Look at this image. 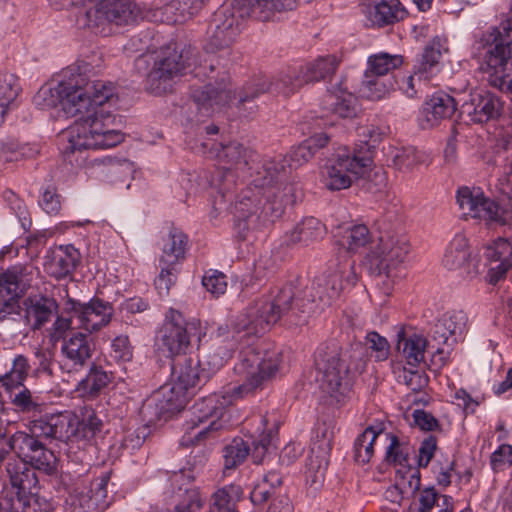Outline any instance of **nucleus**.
Wrapping results in <instances>:
<instances>
[{"label":"nucleus","instance_id":"obj_26","mask_svg":"<svg viewBox=\"0 0 512 512\" xmlns=\"http://www.w3.org/2000/svg\"><path fill=\"white\" fill-rule=\"evenodd\" d=\"M489 261V282L496 284L512 268V240L498 238L485 249Z\"/></svg>","mask_w":512,"mask_h":512},{"label":"nucleus","instance_id":"obj_12","mask_svg":"<svg viewBox=\"0 0 512 512\" xmlns=\"http://www.w3.org/2000/svg\"><path fill=\"white\" fill-rule=\"evenodd\" d=\"M187 242V236L176 227H171L163 238L162 253L159 258L161 271L155 280L160 294L168 293L170 287L176 282V266L185 257Z\"/></svg>","mask_w":512,"mask_h":512},{"label":"nucleus","instance_id":"obj_49","mask_svg":"<svg viewBox=\"0 0 512 512\" xmlns=\"http://www.w3.org/2000/svg\"><path fill=\"white\" fill-rule=\"evenodd\" d=\"M22 295L17 285L0 275V318H5L16 311L18 299Z\"/></svg>","mask_w":512,"mask_h":512},{"label":"nucleus","instance_id":"obj_60","mask_svg":"<svg viewBox=\"0 0 512 512\" xmlns=\"http://www.w3.org/2000/svg\"><path fill=\"white\" fill-rule=\"evenodd\" d=\"M370 232L365 225H355L346 230L343 236V245L350 251L364 247L370 241Z\"/></svg>","mask_w":512,"mask_h":512},{"label":"nucleus","instance_id":"obj_56","mask_svg":"<svg viewBox=\"0 0 512 512\" xmlns=\"http://www.w3.org/2000/svg\"><path fill=\"white\" fill-rule=\"evenodd\" d=\"M482 194L483 192L479 188L471 189L464 186L457 190L456 200L464 215L474 218L479 208Z\"/></svg>","mask_w":512,"mask_h":512},{"label":"nucleus","instance_id":"obj_50","mask_svg":"<svg viewBox=\"0 0 512 512\" xmlns=\"http://www.w3.org/2000/svg\"><path fill=\"white\" fill-rule=\"evenodd\" d=\"M250 454V446L242 438L236 437L223 449L224 468L235 469L241 465Z\"/></svg>","mask_w":512,"mask_h":512},{"label":"nucleus","instance_id":"obj_39","mask_svg":"<svg viewBox=\"0 0 512 512\" xmlns=\"http://www.w3.org/2000/svg\"><path fill=\"white\" fill-rule=\"evenodd\" d=\"M198 366L199 363H194L190 358H184L173 363L172 380L176 384V388L184 389L188 392L190 388L195 387L201 381Z\"/></svg>","mask_w":512,"mask_h":512},{"label":"nucleus","instance_id":"obj_30","mask_svg":"<svg viewBox=\"0 0 512 512\" xmlns=\"http://www.w3.org/2000/svg\"><path fill=\"white\" fill-rule=\"evenodd\" d=\"M171 493L176 498V502L181 505L192 507L197 506V512L203 506L204 499L199 489L193 485L194 475L185 474L184 470L174 471L169 476Z\"/></svg>","mask_w":512,"mask_h":512},{"label":"nucleus","instance_id":"obj_5","mask_svg":"<svg viewBox=\"0 0 512 512\" xmlns=\"http://www.w3.org/2000/svg\"><path fill=\"white\" fill-rule=\"evenodd\" d=\"M315 365L321 375L322 390L339 399L350 390L353 380L363 373L366 359L360 349L343 350L333 341L317 348Z\"/></svg>","mask_w":512,"mask_h":512},{"label":"nucleus","instance_id":"obj_43","mask_svg":"<svg viewBox=\"0 0 512 512\" xmlns=\"http://www.w3.org/2000/svg\"><path fill=\"white\" fill-rule=\"evenodd\" d=\"M383 436L382 430L376 431L372 426L367 427L354 442V460L358 464L368 463L374 454L375 441Z\"/></svg>","mask_w":512,"mask_h":512},{"label":"nucleus","instance_id":"obj_31","mask_svg":"<svg viewBox=\"0 0 512 512\" xmlns=\"http://www.w3.org/2000/svg\"><path fill=\"white\" fill-rule=\"evenodd\" d=\"M286 163L287 159L280 157L263 161L261 166L255 167V173L251 174L250 186L266 193L267 189L281 183L286 178L288 174ZM254 166L255 164L252 165V169Z\"/></svg>","mask_w":512,"mask_h":512},{"label":"nucleus","instance_id":"obj_17","mask_svg":"<svg viewBox=\"0 0 512 512\" xmlns=\"http://www.w3.org/2000/svg\"><path fill=\"white\" fill-rule=\"evenodd\" d=\"M78 415L71 411L34 419L29 424V430L33 435L42 438H51L63 442L77 440Z\"/></svg>","mask_w":512,"mask_h":512},{"label":"nucleus","instance_id":"obj_64","mask_svg":"<svg viewBox=\"0 0 512 512\" xmlns=\"http://www.w3.org/2000/svg\"><path fill=\"white\" fill-rule=\"evenodd\" d=\"M202 285L213 296L219 297L227 289V278L222 272L209 270L202 277Z\"/></svg>","mask_w":512,"mask_h":512},{"label":"nucleus","instance_id":"obj_18","mask_svg":"<svg viewBox=\"0 0 512 512\" xmlns=\"http://www.w3.org/2000/svg\"><path fill=\"white\" fill-rule=\"evenodd\" d=\"M95 352L92 338L81 331H73L61 344V368L67 372H79L84 369Z\"/></svg>","mask_w":512,"mask_h":512},{"label":"nucleus","instance_id":"obj_46","mask_svg":"<svg viewBox=\"0 0 512 512\" xmlns=\"http://www.w3.org/2000/svg\"><path fill=\"white\" fill-rule=\"evenodd\" d=\"M403 63L401 55H391L388 53H378L368 58V67L364 74H373L374 76L387 78L386 75L400 67Z\"/></svg>","mask_w":512,"mask_h":512},{"label":"nucleus","instance_id":"obj_29","mask_svg":"<svg viewBox=\"0 0 512 512\" xmlns=\"http://www.w3.org/2000/svg\"><path fill=\"white\" fill-rule=\"evenodd\" d=\"M457 109L455 99L444 92L433 94L424 104L422 109L423 128L438 125L442 120L449 119Z\"/></svg>","mask_w":512,"mask_h":512},{"label":"nucleus","instance_id":"obj_45","mask_svg":"<svg viewBox=\"0 0 512 512\" xmlns=\"http://www.w3.org/2000/svg\"><path fill=\"white\" fill-rule=\"evenodd\" d=\"M77 440L89 441L102 429L103 422L92 407L84 406L79 410Z\"/></svg>","mask_w":512,"mask_h":512},{"label":"nucleus","instance_id":"obj_7","mask_svg":"<svg viewBox=\"0 0 512 512\" xmlns=\"http://www.w3.org/2000/svg\"><path fill=\"white\" fill-rule=\"evenodd\" d=\"M142 9L133 0H101L94 7L81 10L76 16L79 28L105 33L106 25H130L144 18Z\"/></svg>","mask_w":512,"mask_h":512},{"label":"nucleus","instance_id":"obj_9","mask_svg":"<svg viewBox=\"0 0 512 512\" xmlns=\"http://www.w3.org/2000/svg\"><path fill=\"white\" fill-rule=\"evenodd\" d=\"M371 164L370 156H360L347 148H341L321 168V180L329 190L347 189L353 179L366 175Z\"/></svg>","mask_w":512,"mask_h":512},{"label":"nucleus","instance_id":"obj_40","mask_svg":"<svg viewBox=\"0 0 512 512\" xmlns=\"http://www.w3.org/2000/svg\"><path fill=\"white\" fill-rule=\"evenodd\" d=\"M430 342H433L436 345V351L432 356V362L437 364L439 367L444 366L449 358L450 349H445L440 346L445 345L448 348H451L457 341L450 334L441 319H438L431 329Z\"/></svg>","mask_w":512,"mask_h":512},{"label":"nucleus","instance_id":"obj_14","mask_svg":"<svg viewBox=\"0 0 512 512\" xmlns=\"http://www.w3.org/2000/svg\"><path fill=\"white\" fill-rule=\"evenodd\" d=\"M6 472L12 489L15 490V499L7 501L5 509L9 512H25L30 505L32 490L38 483L34 470L21 458H10L6 465Z\"/></svg>","mask_w":512,"mask_h":512},{"label":"nucleus","instance_id":"obj_25","mask_svg":"<svg viewBox=\"0 0 512 512\" xmlns=\"http://www.w3.org/2000/svg\"><path fill=\"white\" fill-rule=\"evenodd\" d=\"M322 108L343 119H352L358 114L357 98L343 87V82L332 85L321 102Z\"/></svg>","mask_w":512,"mask_h":512},{"label":"nucleus","instance_id":"obj_33","mask_svg":"<svg viewBox=\"0 0 512 512\" xmlns=\"http://www.w3.org/2000/svg\"><path fill=\"white\" fill-rule=\"evenodd\" d=\"M112 374L105 371L102 366L92 364L86 376L75 387L77 395L86 400L96 399L110 384Z\"/></svg>","mask_w":512,"mask_h":512},{"label":"nucleus","instance_id":"obj_57","mask_svg":"<svg viewBox=\"0 0 512 512\" xmlns=\"http://www.w3.org/2000/svg\"><path fill=\"white\" fill-rule=\"evenodd\" d=\"M505 213V210L500 207L498 203L490 198H487L483 193L479 203V208L474 218L484 220L488 223L505 224Z\"/></svg>","mask_w":512,"mask_h":512},{"label":"nucleus","instance_id":"obj_11","mask_svg":"<svg viewBox=\"0 0 512 512\" xmlns=\"http://www.w3.org/2000/svg\"><path fill=\"white\" fill-rule=\"evenodd\" d=\"M303 85H305V80H303L299 68L284 69L272 80L264 76L255 78L238 93L239 108L244 107L246 103L253 101L263 93L269 92L287 97L294 94Z\"/></svg>","mask_w":512,"mask_h":512},{"label":"nucleus","instance_id":"obj_22","mask_svg":"<svg viewBox=\"0 0 512 512\" xmlns=\"http://www.w3.org/2000/svg\"><path fill=\"white\" fill-rule=\"evenodd\" d=\"M330 451L331 439L328 436L327 431H323L321 435L317 432L310 446V452L306 464V477L312 485L323 482L325 471L328 466Z\"/></svg>","mask_w":512,"mask_h":512},{"label":"nucleus","instance_id":"obj_51","mask_svg":"<svg viewBox=\"0 0 512 512\" xmlns=\"http://www.w3.org/2000/svg\"><path fill=\"white\" fill-rule=\"evenodd\" d=\"M393 373L398 383L404 384L414 392L421 391L429 382L428 376L423 371L408 369L400 364L393 367Z\"/></svg>","mask_w":512,"mask_h":512},{"label":"nucleus","instance_id":"obj_19","mask_svg":"<svg viewBox=\"0 0 512 512\" xmlns=\"http://www.w3.org/2000/svg\"><path fill=\"white\" fill-rule=\"evenodd\" d=\"M503 109V103L494 93L487 90L472 91L460 108V113L470 122L487 123L497 119Z\"/></svg>","mask_w":512,"mask_h":512},{"label":"nucleus","instance_id":"obj_20","mask_svg":"<svg viewBox=\"0 0 512 512\" xmlns=\"http://www.w3.org/2000/svg\"><path fill=\"white\" fill-rule=\"evenodd\" d=\"M442 263L449 270L460 271L462 276L472 278L479 273V262L472 257L468 239L463 234H456L449 242Z\"/></svg>","mask_w":512,"mask_h":512},{"label":"nucleus","instance_id":"obj_42","mask_svg":"<svg viewBox=\"0 0 512 512\" xmlns=\"http://www.w3.org/2000/svg\"><path fill=\"white\" fill-rule=\"evenodd\" d=\"M22 92L20 79L9 72L0 73V105L6 110L17 107Z\"/></svg>","mask_w":512,"mask_h":512},{"label":"nucleus","instance_id":"obj_3","mask_svg":"<svg viewBox=\"0 0 512 512\" xmlns=\"http://www.w3.org/2000/svg\"><path fill=\"white\" fill-rule=\"evenodd\" d=\"M281 361V353L276 350L263 353L254 347L242 350L234 369L237 374L245 377V382L227 386L221 393L211 394L194 403L191 417L184 425L185 433L181 445L188 446L194 441L200 442L214 437L225 427V408L274 378Z\"/></svg>","mask_w":512,"mask_h":512},{"label":"nucleus","instance_id":"obj_35","mask_svg":"<svg viewBox=\"0 0 512 512\" xmlns=\"http://www.w3.org/2000/svg\"><path fill=\"white\" fill-rule=\"evenodd\" d=\"M325 226L316 218L308 217L298 223L294 229L286 235V244L288 246L302 244L309 245L323 238L325 235Z\"/></svg>","mask_w":512,"mask_h":512},{"label":"nucleus","instance_id":"obj_63","mask_svg":"<svg viewBox=\"0 0 512 512\" xmlns=\"http://www.w3.org/2000/svg\"><path fill=\"white\" fill-rule=\"evenodd\" d=\"M309 143H311V141H303L300 145L294 147L289 155L285 157L287 159L286 169L288 173L292 169L302 166L314 156L315 152L311 148L312 146H309Z\"/></svg>","mask_w":512,"mask_h":512},{"label":"nucleus","instance_id":"obj_54","mask_svg":"<svg viewBox=\"0 0 512 512\" xmlns=\"http://www.w3.org/2000/svg\"><path fill=\"white\" fill-rule=\"evenodd\" d=\"M37 438L33 433L27 434L23 431H17L9 437L5 447L9 451L15 452L17 454L16 458L26 461L32 449L37 445Z\"/></svg>","mask_w":512,"mask_h":512},{"label":"nucleus","instance_id":"obj_10","mask_svg":"<svg viewBox=\"0 0 512 512\" xmlns=\"http://www.w3.org/2000/svg\"><path fill=\"white\" fill-rule=\"evenodd\" d=\"M245 19L232 0L224 2L213 14L207 30L206 50L229 52L244 27Z\"/></svg>","mask_w":512,"mask_h":512},{"label":"nucleus","instance_id":"obj_52","mask_svg":"<svg viewBox=\"0 0 512 512\" xmlns=\"http://www.w3.org/2000/svg\"><path fill=\"white\" fill-rule=\"evenodd\" d=\"M242 495L241 487L229 485L216 491L213 495V507L216 512H237L236 503Z\"/></svg>","mask_w":512,"mask_h":512},{"label":"nucleus","instance_id":"obj_48","mask_svg":"<svg viewBox=\"0 0 512 512\" xmlns=\"http://www.w3.org/2000/svg\"><path fill=\"white\" fill-rule=\"evenodd\" d=\"M158 396H162V399L159 400L160 408L166 412L180 411L188 401V392L176 388L175 383L161 387Z\"/></svg>","mask_w":512,"mask_h":512},{"label":"nucleus","instance_id":"obj_21","mask_svg":"<svg viewBox=\"0 0 512 512\" xmlns=\"http://www.w3.org/2000/svg\"><path fill=\"white\" fill-rule=\"evenodd\" d=\"M301 0H232L243 18L269 21L276 13L293 10Z\"/></svg>","mask_w":512,"mask_h":512},{"label":"nucleus","instance_id":"obj_16","mask_svg":"<svg viewBox=\"0 0 512 512\" xmlns=\"http://www.w3.org/2000/svg\"><path fill=\"white\" fill-rule=\"evenodd\" d=\"M64 311L78 320L79 329L89 333L97 332L107 326L114 314L111 303L96 297L87 303L69 298L64 304Z\"/></svg>","mask_w":512,"mask_h":512},{"label":"nucleus","instance_id":"obj_4","mask_svg":"<svg viewBox=\"0 0 512 512\" xmlns=\"http://www.w3.org/2000/svg\"><path fill=\"white\" fill-rule=\"evenodd\" d=\"M472 57L490 86L512 91V25L502 22L484 32L472 46Z\"/></svg>","mask_w":512,"mask_h":512},{"label":"nucleus","instance_id":"obj_15","mask_svg":"<svg viewBox=\"0 0 512 512\" xmlns=\"http://www.w3.org/2000/svg\"><path fill=\"white\" fill-rule=\"evenodd\" d=\"M235 98V89L227 73H223L214 80L210 79L203 86L193 87L191 90V99L199 112L205 116L221 109Z\"/></svg>","mask_w":512,"mask_h":512},{"label":"nucleus","instance_id":"obj_38","mask_svg":"<svg viewBox=\"0 0 512 512\" xmlns=\"http://www.w3.org/2000/svg\"><path fill=\"white\" fill-rule=\"evenodd\" d=\"M260 424L263 431L259 435V439L253 442L251 458L255 464H261L265 456L270 452L277 439L278 424L276 419H269L267 416L260 417Z\"/></svg>","mask_w":512,"mask_h":512},{"label":"nucleus","instance_id":"obj_53","mask_svg":"<svg viewBox=\"0 0 512 512\" xmlns=\"http://www.w3.org/2000/svg\"><path fill=\"white\" fill-rule=\"evenodd\" d=\"M26 462L30 463L35 469L44 471L47 474L56 469V457L54 453L47 449L39 440L36 447L32 449Z\"/></svg>","mask_w":512,"mask_h":512},{"label":"nucleus","instance_id":"obj_23","mask_svg":"<svg viewBox=\"0 0 512 512\" xmlns=\"http://www.w3.org/2000/svg\"><path fill=\"white\" fill-rule=\"evenodd\" d=\"M57 301L48 296L35 295L23 300L25 323L31 330H40L58 312Z\"/></svg>","mask_w":512,"mask_h":512},{"label":"nucleus","instance_id":"obj_34","mask_svg":"<svg viewBox=\"0 0 512 512\" xmlns=\"http://www.w3.org/2000/svg\"><path fill=\"white\" fill-rule=\"evenodd\" d=\"M428 344V340L423 335L413 333L406 336L403 329H400L397 333V349L403 354L406 363L411 367H417L424 361Z\"/></svg>","mask_w":512,"mask_h":512},{"label":"nucleus","instance_id":"obj_32","mask_svg":"<svg viewBox=\"0 0 512 512\" xmlns=\"http://www.w3.org/2000/svg\"><path fill=\"white\" fill-rule=\"evenodd\" d=\"M365 14L371 26L383 27L402 20L406 10L399 0H379L368 5Z\"/></svg>","mask_w":512,"mask_h":512},{"label":"nucleus","instance_id":"obj_55","mask_svg":"<svg viewBox=\"0 0 512 512\" xmlns=\"http://www.w3.org/2000/svg\"><path fill=\"white\" fill-rule=\"evenodd\" d=\"M36 273V269L31 264H18L8 268L2 275L11 283L17 285V288L23 294L31 286V282Z\"/></svg>","mask_w":512,"mask_h":512},{"label":"nucleus","instance_id":"obj_47","mask_svg":"<svg viewBox=\"0 0 512 512\" xmlns=\"http://www.w3.org/2000/svg\"><path fill=\"white\" fill-rule=\"evenodd\" d=\"M181 7L178 0H171L160 7L152 9L145 17H149L152 21L166 24L183 23L188 19Z\"/></svg>","mask_w":512,"mask_h":512},{"label":"nucleus","instance_id":"obj_28","mask_svg":"<svg viewBox=\"0 0 512 512\" xmlns=\"http://www.w3.org/2000/svg\"><path fill=\"white\" fill-rule=\"evenodd\" d=\"M265 195V192L256 190L252 186L243 190L235 203V217L239 222L244 223L246 229H259L261 215L260 210V197Z\"/></svg>","mask_w":512,"mask_h":512},{"label":"nucleus","instance_id":"obj_24","mask_svg":"<svg viewBox=\"0 0 512 512\" xmlns=\"http://www.w3.org/2000/svg\"><path fill=\"white\" fill-rule=\"evenodd\" d=\"M211 156H215L223 170H235L244 172L251 170L254 165L256 154L244 147L238 142H231L227 145L209 151Z\"/></svg>","mask_w":512,"mask_h":512},{"label":"nucleus","instance_id":"obj_37","mask_svg":"<svg viewBox=\"0 0 512 512\" xmlns=\"http://www.w3.org/2000/svg\"><path fill=\"white\" fill-rule=\"evenodd\" d=\"M30 370L29 359L22 354L16 355L12 360L10 369L0 375V387L5 393L20 389L28 378Z\"/></svg>","mask_w":512,"mask_h":512},{"label":"nucleus","instance_id":"obj_62","mask_svg":"<svg viewBox=\"0 0 512 512\" xmlns=\"http://www.w3.org/2000/svg\"><path fill=\"white\" fill-rule=\"evenodd\" d=\"M233 347H218L216 350L209 352L199 364L203 366V370L207 369L210 373L218 371L225 362L231 357Z\"/></svg>","mask_w":512,"mask_h":512},{"label":"nucleus","instance_id":"obj_44","mask_svg":"<svg viewBox=\"0 0 512 512\" xmlns=\"http://www.w3.org/2000/svg\"><path fill=\"white\" fill-rule=\"evenodd\" d=\"M395 82L392 78L374 76L373 74H364L361 86L363 97L377 101L386 97L394 89Z\"/></svg>","mask_w":512,"mask_h":512},{"label":"nucleus","instance_id":"obj_59","mask_svg":"<svg viewBox=\"0 0 512 512\" xmlns=\"http://www.w3.org/2000/svg\"><path fill=\"white\" fill-rule=\"evenodd\" d=\"M6 394L9 396L11 404L17 411L22 413L40 412L41 405L25 385L20 387L18 391L16 390Z\"/></svg>","mask_w":512,"mask_h":512},{"label":"nucleus","instance_id":"obj_6","mask_svg":"<svg viewBox=\"0 0 512 512\" xmlns=\"http://www.w3.org/2000/svg\"><path fill=\"white\" fill-rule=\"evenodd\" d=\"M134 67L139 74L146 75V89L161 95L171 90L174 79L185 70L186 61L175 47L167 46L157 52L140 55Z\"/></svg>","mask_w":512,"mask_h":512},{"label":"nucleus","instance_id":"obj_41","mask_svg":"<svg viewBox=\"0 0 512 512\" xmlns=\"http://www.w3.org/2000/svg\"><path fill=\"white\" fill-rule=\"evenodd\" d=\"M447 50L444 48L442 40L439 37L434 38L424 49L421 61L417 66L415 75H418L419 79H428L437 70L439 60L442 56V51Z\"/></svg>","mask_w":512,"mask_h":512},{"label":"nucleus","instance_id":"obj_1","mask_svg":"<svg viewBox=\"0 0 512 512\" xmlns=\"http://www.w3.org/2000/svg\"><path fill=\"white\" fill-rule=\"evenodd\" d=\"M115 94L111 82L90 80L69 69L55 86L40 88L34 99L44 109L60 107L67 116L78 117L63 134L68 142L65 151L73 153L112 148L124 140L123 133L115 129V116L102 108Z\"/></svg>","mask_w":512,"mask_h":512},{"label":"nucleus","instance_id":"obj_27","mask_svg":"<svg viewBox=\"0 0 512 512\" xmlns=\"http://www.w3.org/2000/svg\"><path fill=\"white\" fill-rule=\"evenodd\" d=\"M80 260V254L73 245H61L48 252L44 264L45 271L55 279L71 275Z\"/></svg>","mask_w":512,"mask_h":512},{"label":"nucleus","instance_id":"obj_13","mask_svg":"<svg viewBox=\"0 0 512 512\" xmlns=\"http://www.w3.org/2000/svg\"><path fill=\"white\" fill-rule=\"evenodd\" d=\"M190 325L180 311L170 308L156 336L158 348L168 357L185 354L191 343Z\"/></svg>","mask_w":512,"mask_h":512},{"label":"nucleus","instance_id":"obj_8","mask_svg":"<svg viewBox=\"0 0 512 512\" xmlns=\"http://www.w3.org/2000/svg\"><path fill=\"white\" fill-rule=\"evenodd\" d=\"M409 253V242L396 228L385 222L379 226L378 243L367 254V263L372 274L392 275L398 271Z\"/></svg>","mask_w":512,"mask_h":512},{"label":"nucleus","instance_id":"obj_2","mask_svg":"<svg viewBox=\"0 0 512 512\" xmlns=\"http://www.w3.org/2000/svg\"><path fill=\"white\" fill-rule=\"evenodd\" d=\"M356 281L355 262L346 258L335 270L317 276L310 287L302 288L296 280L285 284L272 301L255 302L238 316L233 329L237 334L244 332V336H251L264 333L281 319L291 325H303Z\"/></svg>","mask_w":512,"mask_h":512},{"label":"nucleus","instance_id":"obj_36","mask_svg":"<svg viewBox=\"0 0 512 512\" xmlns=\"http://www.w3.org/2000/svg\"><path fill=\"white\" fill-rule=\"evenodd\" d=\"M340 59L335 55L320 56L314 61L299 67L305 84L325 80L335 73Z\"/></svg>","mask_w":512,"mask_h":512},{"label":"nucleus","instance_id":"obj_61","mask_svg":"<svg viewBox=\"0 0 512 512\" xmlns=\"http://www.w3.org/2000/svg\"><path fill=\"white\" fill-rule=\"evenodd\" d=\"M383 435L386 439L390 440V443L386 448V461L388 463L404 465L408 458V447L400 443L396 435L390 433H384Z\"/></svg>","mask_w":512,"mask_h":512},{"label":"nucleus","instance_id":"obj_58","mask_svg":"<svg viewBox=\"0 0 512 512\" xmlns=\"http://www.w3.org/2000/svg\"><path fill=\"white\" fill-rule=\"evenodd\" d=\"M427 155L424 152L410 147L398 151L393 157L394 166L403 172L412 171L419 164L425 163Z\"/></svg>","mask_w":512,"mask_h":512}]
</instances>
